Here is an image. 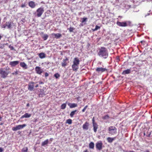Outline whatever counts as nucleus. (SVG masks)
Wrapping results in <instances>:
<instances>
[{
  "label": "nucleus",
  "instance_id": "14",
  "mask_svg": "<svg viewBox=\"0 0 152 152\" xmlns=\"http://www.w3.org/2000/svg\"><path fill=\"white\" fill-rule=\"evenodd\" d=\"M41 35L42 36V38L44 40H46L49 37V36L48 34H45L43 32L41 33Z\"/></svg>",
  "mask_w": 152,
  "mask_h": 152
},
{
  "label": "nucleus",
  "instance_id": "53",
  "mask_svg": "<svg viewBox=\"0 0 152 152\" xmlns=\"http://www.w3.org/2000/svg\"><path fill=\"white\" fill-rule=\"evenodd\" d=\"M29 106V103H28L27 104V106Z\"/></svg>",
  "mask_w": 152,
  "mask_h": 152
},
{
  "label": "nucleus",
  "instance_id": "57",
  "mask_svg": "<svg viewBox=\"0 0 152 152\" xmlns=\"http://www.w3.org/2000/svg\"><path fill=\"white\" fill-rule=\"evenodd\" d=\"M2 124H0V125H2Z\"/></svg>",
  "mask_w": 152,
  "mask_h": 152
},
{
  "label": "nucleus",
  "instance_id": "31",
  "mask_svg": "<svg viewBox=\"0 0 152 152\" xmlns=\"http://www.w3.org/2000/svg\"><path fill=\"white\" fill-rule=\"evenodd\" d=\"M66 107V103H64L62 104L61 107V108L62 109H65Z\"/></svg>",
  "mask_w": 152,
  "mask_h": 152
},
{
  "label": "nucleus",
  "instance_id": "38",
  "mask_svg": "<svg viewBox=\"0 0 152 152\" xmlns=\"http://www.w3.org/2000/svg\"><path fill=\"white\" fill-rule=\"evenodd\" d=\"M109 116L107 115H105L103 117V118L104 119H107L109 118Z\"/></svg>",
  "mask_w": 152,
  "mask_h": 152
},
{
  "label": "nucleus",
  "instance_id": "20",
  "mask_svg": "<svg viewBox=\"0 0 152 152\" xmlns=\"http://www.w3.org/2000/svg\"><path fill=\"white\" fill-rule=\"evenodd\" d=\"M68 105L69 106L70 108H73L76 107L77 106V104L76 103H69L68 104Z\"/></svg>",
  "mask_w": 152,
  "mask_h": 152
},
{
  "label": "nucleus",
  "instance_id": "46",
  "mask_svg": "<svg viewBox=\"0 0 152 152\" xmlns=\"http://www.w3.org/2000/svg\"><path fill=\"white\" fill-rule=\"evenodd\" d=\"M6 24L5 25L4 24V25H2L1 26V27L2 28H6Z\"/></svg>",
  "mask_w": 152,
  "mask_h": 152
},
{
  "label": "nucleus",
  "instance_id": "58",
  "mask_svg": "<svg viewBox=\"0 0 152 152\" xmlns=\"http://www.w3.org/2000/svg\"><path fill=\"white\" fill-rule=\"evenodd\" d=\"M81 25V26H83V25L82 24H80V25Z\"/></svg>",
  "mask_w": 152,
  "mask_h": 152
},
{
  "label": "nucleus",
  "instance_id": "47",
  "mask_svg": "<svg viewBox=\"0 0 152 152\" xmlns=\"http://www.w3.org/2000/svg\"><path fill=\"white\" fill-rule=\"evenodd\" d=\"M39 84H43V83L42 81H40L39 82Z\"/></svg>",
  "mask_w": 152,
  "mask_h": 152
},
{
  "label": "nucleus",
  "instance_id": "4",
  "mask_svg": "<svg viewBox=\"0 0 152 152\" xmlns=\"http://www.w3.org/2000/svg\"><path fill=\"white\" fill-rule=\"evenodd\" d=\"M44 12V8L41 7L37 10L36 13H35V14L37 17H40L42 15Z\"/></svg>",
  "mask_w": 152,
  "mask_h": 152
},
{
  "label": "nucleus",
  "instance_id": "41",
  "mask_svg": "<svg viewBox=\"0 0 152 152\" xmlns=\"http://www.w3.org/2000/svg\"><path fill=\"white\" fill-rule=\"evenodd\" d=\"M124 152H135L134 151H124Z\"/></svg>",
  "mask_w": 152,
  "mask_h": 152
},
{
  "label": "nucleus",
  "instance_id": "24",
  "mask_svg": "<svg viewBox=\"0 0 152 152\" xmlns=\"http://www.w3.org/2000/svg\"><path fill=\"white\" fill-rule=\"evenodd\" d=\"M131 72V70L130 69H127L126 70L122 72V74L126 75L129 74Z\"/></svg>",
  "mask_w": 152,
  "mask_h": 152
},
{
  "label": "nucleus",
  "instance_id": "54",
  "mask_svg": "<svg viewBox=\"0 0 152 152\" xmlns=\"http://www.w3.org/2000/svg\"><path fill=\"white\" fill-rule=\"evenodd\" d=\"M145 152H149V151L148 150H146Z\"/></svg>",
  "mask_w": 152,
  "mask_h": 152
},
{
  "label": "nucleus",
  "instance_id": "23",
  "mask_svg": "<svg viewBox=\"0 0 152 152\" xmlns=\"http://www.w3.org/2000/svg\"><path fill=\"white\" fill-rule=\"evenodd\" d=\"M20 65L23 68L26 69L27 68V66L26 64L24 62H21L20 63Z\"/></svg>",
  "mask_w": 152,
  "mask_h": 152
},
{
  "label": "nucleus",
  "instance_id": "30",
  "mask_svg": "<svg viewBox=\"0 0 152 152\" xmlns=\"http://www.w3.org/2000/svg\"><path fill=\"white\" fill-rule=\"evenodd\" d=\"M28 150V148L27 147H25L23 148L22 150V152H27Z\"/></svg>",
  "mask_w": 152,
  "mask_h": 152
},
{
  "label": "nucleus",
  "instance_id": "59",
  "mask_svg": "<svg viewBox=\"0 0 152 152\" xmlns=\"http://www.w3.org/2000/svg\"><path fill=\"white\" fill-rule=\"evenodd\" d=\"M144 135H145V133H144Z\"/></svg>",
  "mask_w": 152,
  "mask_h": 152
},
{
  "label": "nucleus",
  "instance_id": "8",
  "mask_svg": "<svg viewBox=\"0 0 152 152\" xmlns=\"http://www.w3.org/2000/svg\"><path fill=\"white\" fill-rule=\"evenodd\" d=\"M128 22H129L128 21L122 22L117 21L116 23V24L119 26L126 27L127 26V23Z\"/></svg>",
  "mask_w": 152,
  "mask_h": 152
},
{
  "label": "nucleus",
  "instance_id": "10",
  "mask_svg": "<svg viewBox=\"0 0 152 152\" xmlns=\"http://www.w3.org/2000/svg\"><path fill=\"white\" fill-rule=\"evenodd\" d=\"M89 124L88 122L86 121L83 125V130H87L88 129Z\"/></svg>",
  "mask_w": 152,
  "mask_h": 152
},
{
  "label": "nucleus",
  "instance_id": "2",
  "mask_svg": "<svg viewBox=\"0 0 152 152\" xmlns=\"http://www.w3.org/2000/svg\"><path fill=\"white\" fill-rule=\"evenodd\" d=\"M10 68L8 67L0 69V74L1 77L3 78H6L10 73Z\"/></svg>",
  "mask_w": 152,
  "mask_h": 152
},
{
  "label": "nucleus",
  "instance_id": "12",
  "mask_svg": "<svg viewBox=\"0 0 152 152\" xmlns=\"http://www.w3.org/2000/svg\"><path fill=\"white\" fill-rule=\"evenodd\" d=\"M51 36L53 38H55L57 39L60 38L61 37V34L59 33H53L51 34Z\"/></svg>",
  "mask_w": 152,
  "mask_h": 152
},
{
  "label": "nucleus",
  "instance_id": "37",
  "mask_svg": "<svg viewBox=\"0 0 152 152\" xmlns=\"http://www.w3.org/2000/svg\"><path fill=\"white\" fill-rule=\"evenodd\" d=\"M87 19V18H82V23H83L84 22L86 21Z\"/></svg>",
  "mask_w": 152,
  "mask_h": 152
},
{
  "label": "nucleus",
  "instance_id": "28",
  "mask_svg": "<svg viewBox=\"0 0 152 152\" xmlns=\"http://www.w3.org/2000/svg\"><path fill=\"white\" fill-rule=\"evenodd\" d=\"M6 25L7 27L8 28L10 29L12 26L11 23L9 22H6Z\"/></svg>",
  "mask_w": 152,
  "mask_h": 152
},
{
  "label": "nucleus",
  "instance_id": "27",
  "mask_svg": "<svg viewBox=\"0 0 152 152\" xmlns=\"http://www.w3.org/2000/svg\"><path fill=\"white\" fill-rule=\"evenodd\" d=\"M94 143L93 142H90L89 145V147L90 148L93 149L94 148Z\"/></svg>",
  "mask_w": 152,
  "mask_h": 152
},
{
  "label": "nucleus",
  "instance_id": "55",
  "mask_svg": "<svg viewBox=\"0 0 152 152\" xmlns=\"http://www.w3.org/2000/svg\"><path fill=\"white\" fill-rule=\"evenodd\" d=\"M2 38V37L0 35V40Z\"/></svg>",
  "mask_w": 152,
  "mask_h": 152
},
{
  "label": "nucleus",
  "instance_id": "22",
  "mask_svg": "<svg viewBox=\"0 0 152 152\" xmlns=\"http://www.w3.org/2000/svg\"><path fill=\"white\" fill-rule=\"evenodd\" d=\"M39 57L41 59H43L46 57V54L42 52L38 54Z\"/></svg>",
  "mask_w": 152,
  "mask_h": 152
},
{
  "label": "nucleus",
  "instance_id": "35",
  "mask_svg": "<svg viewBox=\"0 0 152 152\" xmlns=\"http://www.w3.org/2000/svg\"><path fill=\"white\" fill-rule=\"evenodd\" d=\"M54 76L56 78H58L60 77V75L58 73H57L54 75Z\"/></svg>",
  "mask_w": 152,
  "mask_h": 152
},
{
  "label": "nucleus",
  "instance_id": "36",
  "mask_svg": "<svg viewBox=\"0 0 152 152\" xmlns=\"http://www.w3.org/2000/svg\"><path fill=\"white\" fill-rule=\"evenodd\" d=\"M88 106L86 105V106L82 110V112H84L85 111L86 109H87V108L88 107Z\"/></svg>",
  "mask_w": 152,
  "mask_h": 152
},
{
  "label": "nucleus",
  "instance_id": "45",
  "mask_svg": "<svg viewBox=\"0 0 152 152\" xmlns=\"http://www.w3.org/2000/svg\"><path fill=\"white\" fill-rule=\"evenodd\" d=\"M92 123H93V124H94V123H96L95 122V120L94 119V118H93V119H92Z\"/></svg>",
  "mask_w": 152,
  "mask_h": 152
},
{
  "label": "nucleus",
  "instance_id": "17",
  "mask_svg": "<svg viewBox=\"0 0 152 152\" xmlns=\"http://www.w3.org/2000/svg\"><path fill=\"white\" fill-rule=\"evenodd\" d=\"M31 114L28 113H26L20 117V119H22L23 118H29L31 117Z\"/></svg>",
  "mask_w": 152,
  "mask_h": 152
},
{
  "label": "nucleus",
  "instance_id": "9",
  "mask_svg": "<svg viewBox=\"0 0 152 152\" xmlns=\"http://www.w3.org/2000/svg\"><path fill=\"white\" fill-rule=\"evenodd\" d=\"M34 83L33 82H30L28 85V89L30 91H32L33 90L34 87Z\"/></svg>",
  "mask_w": 152,
  "mask_h": 152
},
{
  "label": "nucleus",
  "instance_id": "25",
  "mask_svg": "<svg viewBox=\"0 0 152 152\" xmlns=\"http://www.w3.org/2000/svg\"><path fill=\"white\" fill-rule=\"evenodd\" d=\"M115 137L112 138L108 137L107 138V140L109 142L112 143L113 141L115 140Z\"/></svg>",
  "mask_w": 152,
  "mask_h": 152
},
{
  "label": "nucleus",
  "instance_id": "3",
  "mask_svg": "<svg viewBox=\"0 0 152 152\" xmlns=\"http://www.w3.org/2000/svg\"><path fill=\"white\" fill-rule=\"evenodd\" d=\"M117 128L114 126H110L108 128V133L111 135H114L117 133Z\"/></svg>",
  "mask_w": 152,
  "mask_h": 152
},
{
  "label": "nucleus",
  "instance_id": "52",
  "mask_svg": "<svg viewBox=\"0 0 152 152\" xmlns=\"http://www.w3.org/2000/svg\"><path fill=\"white\" fill-rule=\"evenodd\" d=\"M149 14H149V13H148L147 14V15H145V17L147 15H149Z\"/></svg>",
  "mask_w": 152,
  "mask_h": 152
},
{
  "label": "nucleus",
  "instance_id": "34",
  "mask_svg": "<svg viewBox=\"0 0 152 152\" xmlns=\"http://www.w3.org/2000/svg\"><path fill=\"white\" fill-rule=\"evenodd\" d=\"M66 123L69 124H71L72 123V120L71 119H68L66 120Z\"/></svg>",
  "mask_w": 152,
  "mask_h": 152
},
{
  "label": "nucleus",
  "instance_id": "26",
  "mask_svg": "<svg viewBox=\"0 0 152 152\" xmlns=\"http://www.w3.org/2000/svg\"><path fill=\"white\" fill-rule=\"evenodd\" d=\"M49 142V140L48 139H47L44 142H42L41 145L42 146H44L45 145H47Z\"/></svg>",
  "mask_w": 152,
  "mask_h": 152
},
{
  "label": "nucleus",
  "instance_id": "5",
  "mask_svg": "<svg viewBox=\"0 0 152 152\" xmlns=\"http://www.w3.org/2000/svg\"><path fill=\"white\" fill-rule=\"evenodd\" d=\"M26 126V124H23L16 126L15 127L12 128V130L13 131H16L18 130L22 129Z\"/></svg>",
  "mask_w": 152,
  "mask_h": 152
},
{
  "label": "nucleus",
  "instance_id": "1",
  "mask_svg": "<svg viewBox=\"0 0 152 152\" xmlns=\"http://www.w3.org/2000/svg\"><path fill=\"white\" fill-rule=\"evenodd\" d=\"M98 55L100 57L104 58H107L108 56V53L107 49L104 47H101L99 49V51L98 53Z\"/></svg>",
  "mask_w": 152,
  "mask_h": 152
},
{
  "label": "nucleus",
  "instance_id": "6",
  "mask_svg": "<svg viewBox=\"0 0 152 152\" xmlns=\"http://www.w3.org/2000/svg\"><path fill=\"white\" fill-rule=\"evenodd\" d=\"M96 69V71L99 73H101L107 71V69L106 68L102 67H97Z\"/></svg>",
  "mask_w": 152,
  "mask_h": 152
},
{
  "label": "nucleus",
  "instance_id": "33",
  "mask_svg": "<svg viewBox=\"0 0 152 152\" xmlns=\"http://www.w3.org/2000/svg\"><path fill=\"white\" fill-rule=\"evenodd\" d=\"M67 29L69 30L70 32H73V31L75 29V28L73 27H70V28H67Z\"/></svg>",
  "mask_w": 152,
  "mask_h": 152
},
{
  "label": "nucleus",
  "instance_id": "32",
  "mask_svg": "<svg viewBox=\"0 0 152 152\" xmlns=\"http://www.w3.org/2000/svg\"><path fill=\"white\" fill-rule=\"evenodd\" d=\"M100 28V27L96 25V26L95 28L94 29H93L92 30L93 31H95L99 29Z\"/></svg>",
  "mask_w": 152,
  "mask_h": 152
},
{
  "label": "nucleus",
  "instance_id": "29",
  "mask_svg": "<svg viewBox=\"0 0 152 152\" xmlns=\"http://www.w3.org/2000/svg\"><path fill=\"white\" fill-rule=\"evenodd\" d=\"M77 110H75L74 111H72L70 114V116L71 117H73L75 114L76 112H77Z\"/></svg>",
  "mask_w": 152,
  "mask_h": 152
},
{
  "label": "nucleus",
  "instance_id": "11",
  "mask_svg": "<svg viewBox=\"0 0 152 152\" xmlns=\"http://www.w3.org/2000/svg\"><path fill=\"white\" fill-rule=\"evenodd\" d=\"M19 63V61H11L10 62L9 64L12 67H13L18 65Z\"/></svg>",
  "mask_w": 152,
  "mask_h": 152
},
{
  "label": "nucleus",
  "instance_id": "18",
  "mask_svg": "<svg viewBox=\"0 0 152 152\" xmlns=\"http://www.w3.org/2000/svg\"><path fill=\"white\" fill-rule=\"evenodd\" d=\"M68 60V59L66 58L65 59H64L63 60V62L62 63V66L63 67H65L67 64V62H66Z\"/></svg>",
  "mask_w": 152,
  "mask_h": 152
},
{
  "label": "nucleus",
  "instance_id": "19",
  "mask_svg": "<svg viewBox=\"0 0 152 152\" xmlns=\"http://www.w3.org/2000/svg\"><path fill=\"white\" fill-rule=\"evenodd\" d=\"M79 67V65H75L73 64L72 65V68L74 71H77Z\"/></svg>",
  "mask_w": 152,
  "mask_h": 152
},
{
  "label": "nucleus",
  "instance_id": "48",
  "mask_svg": "<svg viewBox=\"0 0 152 152\" xmlns=\"http://www.w3.org/2000/svg\"><path fill=\"white\" fill-rule=\"evenodd\" d=\"M4 46H0V49H3L4 48Z\"/></svg>",
  "mask_w": 152,
  "mask_h": 152
},
{
  "label": "nucleus",
  "instance_id": "51",
  "mask_svg": "<svg viewBox=\"0 0 152 152\" xmlns=\"http://www.w3.org/2000/svg\"><path fill=\"white\" fill-rule=\"evenodd\" d=\"M38 87V84L37 85L35 86V87L36 88H37Z\"/></svg>",
  "mask_w": 152,
  "mask_h": 152
},
{
  "label": "nucleus",
  "instance_id": "49",
  "mask_svg": "<svg viewBox=\"0 0 152 152\" xmlns=\"http://www.w3.org/2000/svg\"><path fill=\"white\" fill-rule=\"evenodd\" d=\"M2 117L1 116H0V121H2Z\"/></svg>",
  "mask_w": 152,
  "mask_h": 152
},
{
  "label": "nucleus",
  "instance_id": "13",
  "mask_svg": "<svg viewBox=\"0 0 152 152\" xmlns=\"http://www.w3.org/2000/svg\"><path fill=\"white\" fill-rule=\"evenodd\" d=\"M37 4H35V3L32 1H30L28 3L29 6L32 8H34L35 7Z\"/></svg>",
  "mask_w": 152,
  "mask_h": 152
},
{
  "label": "nucleus",
  "instance_id": "39",
  "mask_svg": "<svg viewBox=\"0 0 152 152\" xmlns=\"http://www.w3.org/2000/svg\"><path fill=\"white\" fill-rule=\"evenodd\" d=\"M18 74V72L17 71H16L15 72H14L12 73V74L13 75H16Z\"/></svg>",
  "mask_w": 152,
  "mask_h": 152
},
{
  "label": "nucleus",
  "instance_id": "42",
  "mask_svg": "<svg viewBox=\"0 0 152 152\" xmlns=\"http://www.w3.org/2000/svg\"><path fill=\"white\" fill-rule=\"evenodd\" d=\"M49 75L48 74L47 72H46L45 73V77H48Z\"/></svg>",
  "mask_w": 152,
  "mask_h": 152
},
{
  "label": "nucleus",
  "instance_id": "16",
  "mask_svg": "<svg viewBox=\"0 0 152 152\" xmlns=\"http://www.w3.org/2000/svg\"><path fill=\"white\" fill-rule=\"evenodd\" d=\"M35 70L36 72L39 74H41L42 73V70L39 66H36L35 67Z\"/></svg>",
  "mask_w": 152,
  "mask_h": 152
},
{
  "label": "nucleus",
  "instance_id": "50",
  "mask_svg": "<svg viewBox=\"0 0 152 152\" xmlns=\"http://www.w3.org/2000/svg\"><path fill=\"white\" fill-rule=\"evenodd\" d=\"M84 152H88V150H86L85 151H84Z\"/></svg>",
  "mask_w": 152,
  "mask_h": 152
},
{
  "label": "nucleus",
  "instance_id": "44",
  "mask_svg": "<svg viewBox=\"0 0 152 152\" xmlns=\"http://www.w3.org/2000/svg\"><path fill=\"white\" fill-rule=\"evenodd\" d=\"M3 150V149L2 148L0 147V152H2Z\"/></svg>",
  "mask_w": 152,
  "mask_h": 152
},
{
  "label": "nucleus",
  "instance_id": "56",
  "mask_svg": "<svg viewBox=\"0 0 152 152\" xmlns=\"http://www.w3.org/2000/svg\"><path fill=\"white\" fill-rule=\"evenodd\" d=\"M144 42V41H141L140 42H141V43H142V42Z\"/></svg>",
  "mask_w": 152,
  "mask_h": 152
},
{
  "label": "nucleus",
  "instance_id": "15",
  "mask_svg": "<svg viewBox=\"0 0 152 152\" xmlns=\"http://www.w3.org/2000/svg\"><path fill=\"white\" fill-rule=\"evenodd\" d=\"M73 64L79 65L80 64V60L78 58H74Z\"/></svg>",
  "mask_w": 152,
  "mask_h": 152
},
{
  "label": "nucleus",
  "instance_id": "43",
  "mask_svg": "<svg viewBox=\"0 0 152 152\" xmlns=\"http://www.w3.org/2000/svg\"><path fill=\"white\" fill-rule=\"evenodd\" d=\"M9 48H11V50H12L14 49V48L13 47L11 46V45H10L9 46Z\"/></svg>",
  "mask_w": 152,
  "mask_h": 152
},
{
  "label": "nucleus",
  "instance_id": "7",
  "mask_svg": "<svg viewBox=\"0 0 152 152\" xmlns=\"http://www.w3.org/2000/svg\"><path fill=\"white\" fill-rule=\"evenodd\" d=\"M103 144L101 141L98 142L96 144V149L99 151L101 150L102 149Z\"/></svg>",
  "mask_w": 152,
  "mask_h": 152
},
{
  "label": "nucleus",
  "instance_id": "40",
  "mask_svg": "<svg viewBox=\"0 0 152 152\" xmlns=\"http://www.w3.org/2000/svg\"><path fill=\"white\" fill-rule=\"evenodd\" d=\"M26 5H25V3H24V4H21V7H22V8H24L25 7H26Z\"/></svg>",
  "mask_w": 152,
  "mask_h": 152
},
{
  "label": "nucleus",
  "instance_id": "21",
  "mask_svg": "<svg viewBox=\"0 0 152 152\" xmlns=\"http://www.w3.org/2000/svg\"><path fill=\"white\" fill-rule=\"evenodd\" d=\"M93 130L94 132L96 133L97 132V129L98 128V125L97 123H94L93 124Z\"/></svg>",
  "mask_w": 152,
  "mask_h": 152
}]
</instances>
